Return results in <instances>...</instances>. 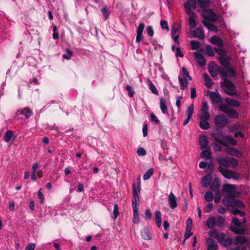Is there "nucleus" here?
Listing matches in <instances>:
<instances>
[{
    "label": "nucleus",
    "mask_w": 250,
    "mask_h": 250,
    "mask_svg": "<svg viewBox=\"0 0 250 250\" xmlns=\"http://www.w3.org/2000/svg\"><path fill=\"white\" fill-rule=\"evenodd\" d=\"M232 223L236 227H230V230L236 234H243L247 230L245 224L247 222L245 218L239 220L236 217L232 219Z\"/></svg>",
    "instance_id": "nucleus-1"
},
{
    "label": "nucleus",
    "mask_w": 250,
    "mask_h": 250,
    "mask_svg": "<svg viewBox=\"0 0 250 250\" xmlns=\"http://www.w3.org/2000/svg\"><path fill=\"white\" fill-rule=\"evenodd\" d=\"M217 162L219 164V167H229L235 168L238 166V161L232 157H225L224 158L219 157L217 159Z\"/></svg>",
    "instance_id": "nucleus-2"
},
{
    "label": "nucleus",
    "mask_w": 250,
    "mask_h": 250,
    "mask_svg": "<svg viewBox=\"0 0 250 250\" xmlns=\"http://www.w3.org/2000/svg\"><path fill=\"white\" fill-rule=\"evenodd\" d=\"M224 222V219L222 216L217 215L209 218L207 221V225L209 229H212L215 226L219 227L223 226Z\"/></svg>",
    "instance_id": "nucleus-3"
},
{
    "label": "nucleus",
    "mask_w": 250,
    "mask_h": 250,
    "mask_svg": "<svg viewBox=\"0 0 250 250\" xmlns=\"http://www.w3.org/2000/svg\"><path fill=\"white\" fill-rule=\"evenodd\" d=\"M222 87L226 94L231 96L237 95L235 85L227 79H224L223 82L222 83Z\"/></svg>",
    "instance_id": "nucleus-4"
},
{
    "label": "nucleus",
    "mask_w": 250,
    "mask_h": 250,
    "mask_svg": "<svg viewBox=\"0 0 250 250\" xmlns=\"http://www.w3.org/2000/svg\"><path fill=\"white\" fill-rule=\"evenodd\" d=\"M141 186L140 182H138L137 188L135 184L132 185V192L133 198L132 200V206L133 210L138 209V206L140 204L139 194L140 192Z\"/></svg>",
    "instance_id": "nucleus-5"
},
{
    "label": "nucleus",
    "mask_w": 250,
    "mask_h": 250,
    "mask_svg": "<svg viewBox=\"0 0 250 250\" xmlns=\"http://www.w3.org/2000/svg\"><path fill=\"white\" fill-rule=\"evenodd\" d=\"M219 171L222 173V174L227 179H233L234 180H239L242 178V175L238 173L235 171H233L230 170L225 169L224 167H219Z\"/></svg>",
    "instance_id": "nucleus-6"
},
{
    "label": "nucleus",
    "mask_w": 250,
    "mask_h": 250,
    "mask_svg": "<svg viewBox=\"0 0 250 250\" xmlns=\"http://www.w3.org/2000/svg\"><path fill=\"white\" fill-rule=\"evenodd\" d=\"M219 108L220 111L225 113L229 118L235 119L238 117V113L227 104H221Z\"/></svg>",
    "instance_id": "nucleus-7"
},
{
    "label": "nucleus",
    "mask_w": 250,
    "mask_h": 250,
    "mask_svg": "<svg viewBox=\"0 0 250 250\" xmlns=\"http://www.w3.org/2000/svg\"><path fill=\"white\" fill-rule=\"evenodd\" d=\"M219 74L221 78L233 77L235 75V70L230 67H222L219 66Z\"/></svg>",
    "instance_id": "nucleus-8"
},
{
    "label": "nucleus",
    "mask_w": 250,
    "mask_h": 250,
    "mask_svg": "<svg viewBox=\"0 0 250 250\" xmlns=\"http://www.w3.org/2000/svg\"><path fill=\"white\" fill-rule=\"evenodd\" d=\"M202 16L205 20L213 22L219 21L220 19V17L210 9L203 11Z\"/></svg>",
    "instance_id": "nucleus-9"
},
{
    "label": "nucleus",
    "mask_w": 250,
    "mask_h": 250,
    "mask_svg": "<svg viewBox=\"0 0 250 250\" xmlns=\"http://www.w3.org/2000/svg\"><path fill=\"white\" fill-rule=\"evenodd\" d=\"M182 70L184 75V80L181 77H178V80L180 84L181 89H184L188 85V82L187 81V79H188L189 81H191L192 80V78L189 75L188 71L185 67H182Z\"/></svg>",
    "instance_id": "nucleus-10"
},
{
    "label": "nucleus",
    "mask_w": 250,
    "mask_h": 250,
    "mask_svg": "<svg viewBox=\"0 0 250 250\" xmlns=\"http://www.w3.org/2000/svg\"><path fill=\"white\" fill-rule=\"evenodd\" d=\"M214 123L218 127H223L228 123V120L223 115H218L215 117Z\"/></svg>",
    "instance_id": "nucleus-11"
},
{
    "label": "nucleus",
    "mask_w": 250,
    "mask_h": 250,
    "mask_svg": "<svg viewBox=\"0 0 250 250\" xmlns=\"http://www.w3.org/2000/svg\"><path fill=\"white\" fill-rule=\"evenodd\" d=\"M208 95L212 103L214 104H223V99L218 92H208Z\"/></svg>",
    "instance_id": "nucleus-12"
},
{
    "label": "nucleus",
    "mask_w": 250,
    "mask_h": 250,
    "mask_svg": "<svg viewBox=\"0 0 250 250\" xmlns=\"http://www.w3.org/2000/svg\"><path fill=\"white\" fill-rule=\"evenodd\" d=\"M167 201L169 207L172 209H174L177 207V199L172 192L169 193L167 198Z\"/></svg>",
    "instance_id": "nucleus-13"
},
{
    "label": "nucleus",
    "mask_w": 250,
    "mask_h": 250,
    "mask_svg": "<svg viewBox=\"0 0 250 250\" xmlns=\"http://www.w3.org/2000/svg\"><path fill=\"white\" fill-rule=\"evenodd\" d=\"M197 1V0H187L184 5L186 13H193L191 10L196 8Z\"/></svg>",
    "instance_id": "nucleus-14"
},
{
    "label": "nucleus",
    "mask_w": 250,
    "mask_h": 250,
    "mask_svg": "<svg viewBox=\"0 0 250 250\" xmlns=\"http://www.w3.org/2000/svg\"><path fill=\"white\" fill-rule=\"evenodd\" d=\"M228 129L229 132H233L234 131H236L239 130H246V127L244 125L240 124L239 122H237L228 126Z\"/></svg>",
    "instance_id": "nucleus-15"
},
{
    "label": "nucleus",
    "mask_w": 250,
    "mask_h": 250,
    "mask_svg": "<svg viewBox=\"0 0 250 250\" xmlns=\"http://www.w3.org/2000/svg\"><path fill=\"white\" fill-rule=\"evenodd\" d=\"M194 57L197 62L200 66H203L205 65L206 61L203 54L199 51L194 52Z\"/></svg>",
    "instance_id": "nucleus-16"
},
{
    "label": "nucleus",
    "mask_w": 250,
    "mask_h": 250,
    "mask_svg": "<svg viewBox=\"0 0 250 250\" xmlns=\"http://www.w3.org/2000/svg\"><path fill=\"white\" fill-rule=\"evenodd\" d=\"M32 112V110L28 107H25L22 109L19 108L16 112V115H24L26 118L28 119L31 116Z\"/></svg>",
    "instance_id": "nucleus-17"
},
{
    "label": "nucleus",
    "mask_w": 250,
    "mask_h": 250,
    "mask_svg": "<svg viewBox=\"0 0 250 250\" xmlns=\"http://www.w3.org/2000/svg\"><path fill=\"white\" fill-rule=\"evenodd\" d=\"M219 66L217 65L214 62H211L208 66V71L213 77H215L219 74Z\"/></svg>",
    "instance_id": "nucleus-18"
},
{
    "label": "nucleus",
    "mask_w": 250,
    "mask_h": 250,
    "mask_svg": "<svg viewBox=\"0 0 250 250\" xmlns=\"http://www.w3.org/2000/svg\"><path fill=\"white\" fill-rule=\"evenodd\" d=\"M224 151L231 156H235L238 158L242 157V154L238 149L233 147H227L224 149Z\"/></svg>",
    "instance_id": "nucleus-19"
},
{
    "label": "nucleus",
    "mask_w": 250,
    "mask_h": 250,
    "mask_svg": "<svg viewBox=\"0 0 250 250\" xmlns=\"http://www.w3.org/2000/svg\"><path fill=\"white\" fill-rule=\"evenodd\" d=\"M211 136L217 142L219 143L222 138H224L223 133L219 129H214L211 132Z\"/></svg>",
    "instance_id": "nucleus-20"
},
{
    "label": "nucleus",
    "mask_w": 250,
    "mask_h": 250,
    "mask_svg": "<svg viewBox=\"0 0 250 250\" xmlns=\"http://www.w3.org/2000/svg\"><path fill=\"white\" fill-rule=\"evenodd\" d=\"M209 41L211 43L218 47H222L224 45V41L217 36L212 37Z\"/></svg>",
    "instance_id": "nucleus-21"
},
{
    "label": "nucleus",
    "mask_w": 250,
    "mask_h": 250,
    "mask_svg": "<svg viewBox=\"0 0 250 250\" xmlns=\"http://www.w3.org/2000/svg\"><path fill=\"white\" fill-rule=\"evenodd\" d=\"M220 63L225 67H230V57L228 55L221 58H218Z\"/></svg>",
    "instance_id": "nucleus-22"
},
{
    "label": "nucleus",
    "mask_w": 250,
    "mask_h": 250,
    "mask_svg": "<svg viewBox=\"0 0 250 250\" xmlns=\"http://www.w3.org/2000/svg\"><path fill=\"white\" fill-rule=\"evenodd\" d=\"M141 237L145 240H151V233L149 230L148 227H145L141 231Z\"/></svg>",
    "instance_id": "nucleus-23"
},
{
    "label": "nucleus",
    "mask_w": 250,
    "mask_h": 250,
    "mask_svg": "<svg viewBox=\"0 0 250 250\" xmlns=\"http://www.w3.org/2000/svg\"><path fill=\"white\" fill-rule=\"evenodd\" d=\"M236 189L235 185L231 184H225L223 186V190L224 192L232 194L233 193Z\"/></svg>",
    "instance_id": "nucleus-24"
},
{
    "label": "nucleus",
    "mask_w": 250,
    "mask_h": 250,
    "mask_svg": "<svg viewBox=\"0 0 250 250\" xmlns=\"http://www.w3.org/2000/svg\"><path fill=\"white\" fill-rule=\"evenodd\" d=\"M193 109H194V105L193 104L189 105L188 109H187V114H188V117L184 121L183 123V125H185L187 124H188L190 120V119L192 117L193 113Z\"/></svg>",
    "instance_id": "nucleus-25"
},
{
    "label": "nucleus",
    "mask_w": 250,
    "mask_h": 250,
    "mask_svg": "<svg viewBox=\"0 0 250 250\" xmlns=\"http://www.w3.org/2000/svg\"><path fill=\"white\" fill-rule=\"evenodd\" d=\"M199 143L202 149L208 148V141L207 137L205 135L201 136L199 138Z\"/></svg>",
    "instance_id": "nucleus-26"
},
{
    "label": "nucleus",
    "mask_w": 250,
    "mask_h": 250,
    "mask_svg": "<svg viewBox=\"0 0 250 250\" xmlns=\"http://www.w3.org/2000/svg\"><path fill=\"white\" fill-rule=\"evenodd\" d=\"M189 16V23L190 28H194L196 26V18L194 13H186Z\"/></svg>",
    "instance_id": "nucleus-27"
},
{
    "label": "nucleus",
    "mask_w": 250,
    "mask_h": 250,
    "mask_svg": "<svg viewBox=\"0 0 250 250\" xmlns=\"http://www.w3.org/2000/svg\"><path fill=\"white\" fill-rule=\"evenodd\" d=\"M212 180V177L211 174H208L204 176L201 182V184L203 187L206 188L208 187L211 183Z\"/></svg>",
    "instance_id": "nucleus-28"
},
{
    "label": "nucleus",
    "mask_w": 250,
    "mask_h": 250,
    "mask_svg": "<svg viewBox=\"0 0 250 250\" xmlns=\"http://www.w3.org/2000/svg\"><path fill=\"white\" fill-rule=\"evenodd\" d=\"M202 22L204 25L209 30L213 31L215 33H217L218 31L217 27L216 25L209 22L208 21H203Z\"/></svg>",
    "instance_id": "nucleus-29"
},
{
    "label": "nucleus",
    "mask_w": 250,
    "mask_h": 250,
    "mask_svg": "<svg viewBox=\"0 0 250 250\" xmlns=\"http://www.w3.org/2000/svg\"><path fill=\"white\" fill-rule=\"evenodd\" d=\"M160 107L163 114L168 115V108L166 101L163 98H161L160 100Z\"/></svg>",
    "instance_id": "nucleus-30"
},
{
    "label": "nucleus",
    "mask_w": 250,
    "mask_h": 250,
    "mask_svg": "<svg viewBox=\"0 0 250 250\" xmlns=\"http://www.w3.org/2000/svg\"><path fill=\"white\" fill-rule=\"evenodd\" d=\"M225 101H226V103L230 107L232 106V107H237L240 105V104L238 101H237L236 100L232 99L230 98H226Z\"/></svg>",
    "instance_id": "nucleus-31"
},
{
    "label": "nucleus",
    "mask_w": 250,
    "mask_h": 250,
    "mask_svg": "<svg viewBox=\"0 0 250 250\" xmlns=\"http://www.w3.org/2000/svg\"><path fill=\"white\" fill-rule=\"evenodd\" d=\"M194 37L199 39H203L204 38V33L202 27H198L194 32Z\"/></svg>",
    "instance_id": "nucleus-32"
},
{
    "label": "nucleus",
    "mask_w": 250,
    "mask_h": 250,
    "mask_svg": "<svg viewBox=\"0 0 250 250\" xmlns=\"http://www.w3.org/2000/svg\"><path fill=\"white\" fill-rule=\"evenodd\" d=\"M220 182L218 178H214L210 186V189L214 191L219 190Z\"/></svg>",
    "instance_id": "nucleus-33"
},
{
    "label": "nucleus",
    "mask_w": 250,
    "mask_h": 250,
    "mask_svg": "<svg viewBox=\"0 0 250 250\" xmlns=\"http://www.w3.org/2000/svg\"><path fill=\"white\" fill-rule=\"evenodd\" d=\"M208 245V250H216L217 249V245L214 243V240L211 238H208L207 240Z\"/></svg>",
    "instance_id": "nucleus-34"
},
{
    "label": "nucleus",
    "mask_w": 250,
    "mask_h": 250,
    "mask_svg": "<svg viewBox=\"0 0 250 250\" xmlns=\"http://www.w3.org/2000/svg\"><path fill=\"white\" fill-rule=\"evenodd\" d=\"M155 218L157 226L159 228L162 225L161 213L159 210L155 212Z\"/></svg>",
    "instance_id": "nucleus-35"
},
{
    "label": "nucleus",
    "mask_w": 250,
    "mask_h": 250,
    "mask_svg": "<svg viewBox=\"0 0 250 250\" xmlns=\"http://www.w3.org/2000/svg\"><path fill=\"white\" fill-rule=\"evenodd\" d=\"M201 157L206 160H209L211 158V153L208 149L203 150L201 154Z\"/></svg>",
    "instance_id": "nucleus-36"
},
{
    "label": "nucleus",
    "mask_w": 250,
    "mask_h": 250,
    "mask_svg": "<svg viewBox=\"0 0 250 250\" xmlns=\"http://www.w3.org/2000/svg\"><path fill=\"white\" fill-rule=\"evenodd\" d=\"M232 206L237 207L241 209H243L245 207L244 203L239 200H232Z\"/></svg>",
    "instance_id": "nucleus-37"
},
{
    "label": "nucleus",
    "mask_w": 250,
    "mask_h": 250,
    "mask_svg": "<svg viewBox=\"0 0 250 250\" xmlns=\"http://www.w3.org/2000/svg\"><path fill=\"white\" fill-rule=\"evenodd\" d=\"M203 77L206 86L208 87H211L212 85V82L211 79L210 78L208 75L207 74H204Z\"/></svg>",
    "instance_id": "nucleus-38"
},
{
    "label": "nucleus",
    "mask_w": 250,
    "mask_h": 250,
    "mask_svg": "<svg viewBox=\"0 0 250 250\" xmlns=\"http://www.w3.org/2000/svg\"><path fill=\"white\" fill-rule=\"evenodd\" d=\"M13 133L11 130H7L4 137V141L6 143L9 142L13 137Z\"/></svg>",
    "instance_id": "nucleus-39"
},
{
    "label": "nucleus",
    "mask_w": 250,
    "mask_h": 250,
    "mask_svg": "<svg viewBox=\"0 0 250 250\" xmlns=\"http://www.w3.org/2000/svg\"><path fill=\"white\" fill-rule=\"evenodd\" d=\"M247 241L246 237L243 236H237L235 238L236 244L244 245Z\"/></svg>",
    "instance_id": "nucleus-40"
},
{
    "label": "nucleus",
    "mask_w": 250,
    "mask_h": 250,
    "mask_svg": "<svg viewBox=\"0 0 250 250\" xmlns=\"http://www.w3.org/2000/svg\"><path fill=\"white\" fill-rule=\"evenodd\" d=\"M200 126L202 129H208L210 126V125L208 122V120H201L200 122Z\"/></svg>",
    "instance_id": "nucleus-41"
},
{
    "label": "nucleus",
    "mask_w": 250,
    "mask_h": 250,
    "mask_svg": "<svg viewBox=\"0 0 250 250\" xmlns=\"http://www.w3.org/2000/svg\"><path fill=\"white\" fill-rule=\"evenodd\" d=\"M154 169L153 168L149 169L144 175L143 179L144 180L149 179L154 173Z\"/></svg>",
    "instance_id": "nucleus-42"
},
{
    "label": "nucleus",
    "mask_w": 250,
    "mask_h": 250,
    "mask_svg": "<svg viewBox=\"0 0 250 250\" xmlns=\"http://www.w3.org/2000/svg\"><path fill=\"white\" fill-rule=\"evenodd\" d=\"M197 1L202 8H208L210 4L209 0H197Z\"/></svg>",
    "instance_id": "nucleus-43"
},
{
    "label": "nucleus",
    "mask_w": 250,
    "mask_h": 250,
    "mask_svg": "<svg viewBox=\"0 0 250 250\" xmlns=\"http://www.w3.org/2000/svg\"><path fill=\"white\" fill-rule=\"evenodd\" d=\"M133 222L134 224H138L140 223V219L138 213V209L133 210Z\"/></svg>",
    "instance_id": "nucleus-44"
},
{
    "label": "nucleus",
    "mask_w": 250,
    "mask_h": 250,
    "mask_svg": "<svg viewBox=\"0 0 250 250\" xmlns=\"http://www.w3.org/2000/svg\"><path fill=\"white\" fill-rule=\"evenodd\" d=\"M206 53L210 57H213L215 55L213 49L209 45H208L206 46Z\"/></svg>",
    "instance_id": "nucleus-45"
},
{
    "label": "nucleus",
    "mask_w": 250,
    "mask_h": 250,
    "mask_svg": "<svg viewBox=\"0 0 250 250\" xmlns=\"http://www.w3.org/2000/svg\"><path fill=\"white\" fill-rule=\"evenodd\" d=\"M224 138H226L227 141H228L229 143V145L234 146L237 144V141L230 136H224Z\"/></svg>",
    "instance_id": "nucleus-46"
},
{
    "label": "nucleus",
    "mask_w": 250,
    "mask_h": 250,
    "mask_svg": "<svg viewBox=\"0 0 250 250\" xmlns=\"http://www.w3.org/2000/svg\"><path fill=\"white\" fill-rule=\"evenodd\" d=\"M214 50L219 55L218 58H221L227 55L226 51L222 48V47L214 48Z\"/></svg>",
    "instance_id": "nucleus-47"
},
{
    "label": "nucleus",
    "mask_w": 250,
    "mask_h": 250,
    "mask_svg": "<svg viewBox=\"0 0 250 250\" xmlns=\"http://www.w3.org/2000/svg\"><path fill=\"white\" fill-rule=\"evenodd\" d=\"M199 117L200 120H209L210 114L208 112H202Z\"/></svg>",
    "instance_id": "nucleus-48"
},
{
    "label": "nucleus",
    "mask_w": 250,
    "mask_h": 250,
    "mask_svg": "<svg viewBox=\"0 0 250 250\" xmlns=\"http://www.w3.org/2000/svg\"><path fill=\"white\" fill-rule=\"evenodd\" d=\"M148 84L149 86V88L151 91V92L156 95H158L159 92L157 89L150 81L148 82Z\"/></svg>",
    "instance_id": "nucleus-49"
},
{
    "label": "nucleus",
    "mask_w": 250,
    "mask_h": 250,
    "mask_svg": "<svg viewBox=\"0 0 250 250\" xmlns=\"http://www.w3.org/2000/svg\"><path fill=\"white\" fill-rule=\"evenodd\" d=\"M231 212L234 215L239 214L240 216L242 217H244L245 215V213L244 212L241 211L239 209L234 208H233L231 209Z\"/></svg>",
    "instance_id": "nucleus-50"
},
{
    "label": "nucleus",
    "mask_w": 250,
    "mask_h": 250,
    "mask_svg": "<svg viewBox=\"0 0 250 250\" xmlns=\"http://www.w3.org/2000/svg\"><path fill=\"white\" fill-rule=\"evenodd\" d=\"M204 198L207 202H210L213 199V194L211 192L208 191L205 194Z\"/></svg>",
    "instance_id": "nucleus-51"
},
{
    "label": "nucleus",
    "mask_w": 250,
    "mask_h": 250,
    "mask_svg": "<svg viewBox=\"0 0 250 250\" xmlns=\"http://www.w3.org/2000/svg\"><path fill=\"white\" fill-rule=\"evenodd\" d=\"M246 131V130H237L235 132L234 134V136L235 138L238 137H240L242 138H245V134L244 133Z\"/></svg>",
    "instance_id": "nucleus-52"
},
{
    "label": "nucleus",
    "mask_w": 250,
    "mask_h": 250,
    "mask_svg": "<svg viewBox=\"0 0 250 250\" xmlns=\"http://www.w3.org/2000/svg\"><path fill=\"white\" fill-rule=\"evenodd\" d=\"M215 195L214 197V202L216 204L219 203L220 202L222 194L219 190L215 191Z\"/></svg>",
    "instance_id": "nucleus-53"
},
{
    "label": "nucleus",
    "mask_w": 250,
    "mask_h": 250,
    "mask_svg": "<svg viewBox=\"0 0 250 250\" xmlns=\"http://www.w3.org/2000/svg\"><path fill=\"white\" fill-rule=\"evenodd\" d=\"M191 47L192 50L197 49L200 46V43L196 41H191L190 42Z\"/></svg>",
    "instance_id": "nucleus-54"
},
{
    "label": "nucleus",
    "mask_w": 250,
    "mask_h": 250,
    "mask_svg": "<svg viewBox=\"0 0 250 250\" xmlns=\"http://www.w3.org/2000/svg\"><path fill=\"white\" fill-rule=\"evenodd\" d=\"M66 54H63L62 55V57L65 59H66V60H69L70 59L72 55V51H71V50L69 48H66Z\"/></svg>",
    "instance_id": "nucleus-55"
},
{
    "label": "nucleus",
    "mask_w": 250,
    "mask_h": 250,
    "mask_svg": "<svg viewBox=\"0 0 250 250\" xmlns=\"http://www.w3.org/2000/svg\"><path fill=\"white\" fill-rule=\"evenodd\" d=\"M101 12L105 19H107L109 17V12L106 7H103L101 10Z\"/></svg>",
    "instance_id": "nucleus-56"
},
{
    "label": "nucleus",
    "mask_w": 250,
    "mask_h": 250,
    "mask_svg": "<svg viewBox=\"0 0 250 250\" xmlns=\"http://www.w3.org/2000/svg\"><path fill=\"white\" fill-rule=\"evenodd\" d=\"M126 89L128 92V96L130 97H132L135 93V91L133 90V87L130 85H127L126 86Z\"/></svg>",
    "instance_id": "nucleus-57"
},
{
    "label": "nucleus",
    "mask_w": 250,
    "mask_h": 250,
    "mask_svg": "<svg viewBox=\"0 0 250 250\" xmlns=\"http://www.w3.org/2000/svg\"><path fill=\"white\" fill-rule=\"evenodd\" d=\"M212 146L213 147V149L216 151L220 152L222 150V148L221 146L217 143H212Z\"/></svg>",
    "instance_id": "nucleus-58"
},
{
    "label": "nucleus",
    "mask_w": 250,
    "mask_h": 250,
    "mask_svg": "<svg viewBox=\"0 0 250 250\" xmlns=\"http://www.w3.org/2000/svg\"><path fill=\"white\" fill-rule=\"evenodd\" d=\"M113 217L114 219H116L119 215L118 206L117 205H114L113 209Z\"/></svg>",
    "instance_id": "nucleus-59"
},
{
    "label": "nucleus",
    "mask_w": 250,
    "mask_h": 250,
    "mask_svg": "<svg viewBox=\"0 0 250 250\" xmlns=\"http://www.w3.org/2000/svg\"><path fill=\"white\" fill-rule=\"evenodd\" d=\"M137 153L140 156H145L146 154V151L143 147H140L137 149Z\"/></svg>",
    "instance_id": "nucleus-60"
},
{
    "label": "nucleus",
    "mask_w": 250,
    "mask_h": 250,
    "mask_svg": "<svg viewBox=\"0 0 250 250\" xmlns=\"http://www.w3.org/2000/svg\"><path fill=\"white\" fill-rule=\"evenodd\" d=\"M145 26V25L144 23H140L137 30V34H143Z\"/></svg>",
    "instance_id": "nucleus-61"
},
{
    "label": "nucleus",
    "mask_w": 250,
    "mask_h": 250,
    "mask_svg": "<svg viewBox=\"0 0 250 250\" xmlns=\"http://www.w3.org/2000/svg\"><path fill=\"white\" fill-rule=\"evenodd\" d=\"M218 234L219 233L216 229L212 230L209 232V236L214 238H217L218 237Z\"/></svg>",
    "instance_id": "nucleus-62"
},
{
    "label": "nucleus",
    "mask_w": 250,
    "mask_h": 250,
    "mask_svg": "<svg viewBox=\"0 0 250 250\" xmlns=\"http://www.w3.org/2000/svg\"><path fill=\"white\" fill-rule=\"evenodd\" d=\"M160 25L161 26V28L163 29H167V30H168L169 28L168 26L167 22L166 21H161L160 22Z\"/></svg>",
    "instance_id": "nucleus-63"
},
{
    "label": "nucleus",
    "mask_w": 250,
    "mask_h": 250,
    "mask_svg": "<svg viewBox=\"0 0 250 250\" xmlns=\"http://www.w3.org/2000/svg\"><path fill=\"white\" fill-rule=\"evenodd\" d=\"M232 250H246V247L244 245L238 244Z\"/></svg>",
    "instance_id": "nucleus-64"
}]
</instances>
